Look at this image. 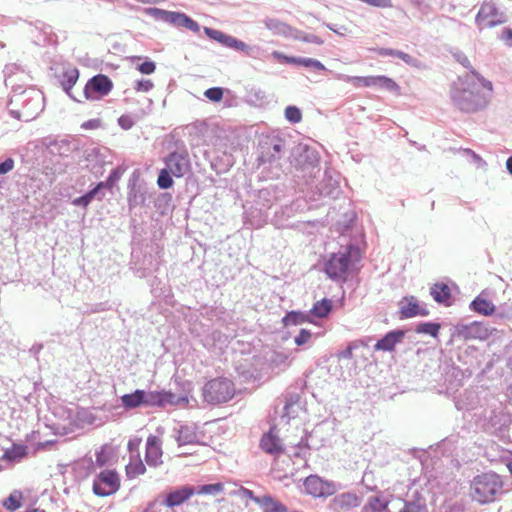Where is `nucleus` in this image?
Returning <instances> with one entry per match:
<instances>
[{
	"mask_svg": "<svg viewBox=\"0 0 512 512\" xmlns=\"http://www.w3.org/2000/svg\"><path fill=\"white\" fill-rule=\"evenodd\" d=\"M472 76L478 83L470 81L467 75L464 78H459L450 86V98L453 105L465 113H475L485 109L493 93L491 81L486 80L476 70H472Z\"/></svg>",
	"mask_w": 512,
	"mask_h": 512,
	"instance_id": "f257e3e1",
	"label": "nucleus"
},
{
	"mask_svg": "<svg viewBox=\"0 0 512 512\" xmlns=\"http://www.w3.org/2000/svg\"><path fill=\"white\" fill-rule=\"evenodd\" d=\"M44 95L34 88H14L7 102L9 114L21 121H31L43 110Z\"/></svg>",
	"mask_w": 512,
	"mask_h": 512,
	"instance_id": "f03ea898",
	"label": "nucleus"
},
{
	"mask_svg": "<svg viewBox=\"0 0 512 512\" xmlns=\"http://www.w3.org/2000/svg\"><path fill=\"white\" fill-rule=\"evenodd\" d=\"M187 403V396L178 395L166 390L145 391L142 389H136L132 393L121 396V404L126 410H132L139 407L164 408L168 405L177 406Z\"/></svg>",
	"mask_w": 512,
	"mask_h": 512,
	"instance_id": "7ed1b4c3",
	"label": "nucleus"
},
{
	"mask_svg": "<svg viewBox=\"0 0 512 512\" xmlns=\"http://www.w3.org/2000/svg\"><path fill=\"white\" fill-rule=\"evenodd\" d=\"M502 477L495 472H485L473 478L470 484V496L479 504L493 503L504 494Z\"/></svg>",
	"mask_w": 512,
	"mask_h": 512,
	"instance_id": "20e7f679",
	"label": "nucleus"
},
{
	"mask_svg": "<svg viewBox=\"0 0 512 512\" xmlns=\"http://www.w3.org/2000/svg\"><path fill=\"white\" fill-rule=\"evenodd\" d=\"M361 250L357 245L350 244L337 253H332L324 264L327 276L335 281H346L349 268L361 260Z\"/></svg>",
	"mask_w": 512,
	"mask_h": 512,
	"instance_id": "39448f33",
	"label": "nucleus"
},
{
	"mask_svg": "<svg viewBox=\"0 0 512 512\" xmlns=\"http://www.w3.org/2000/svg\"><path fill=\"white\" fill-rule=\"evenodd\" d=\"M285 140L278 136H265L259 142L258 161L260 165L268 164L273 177H279L282 172L280 161L284 155Z\"/></svg>",
	"mask_w": 512,
	"mask_h": 512,
	"instance_id": "423d86ee",
	"label": "nucleus"
},
{
	"mask_svg": "<svg viewBox=\"0 0 512 512\" xmlns=\"http://www.w3.org/2000/svg\"><path fill=\"white\" fill-rule=\"evenodd\" d=\"M234 395V383L228 378H214L208 381L203 387L204 401L212 405L226 403L230 401Z\"/></svg>",
	"mask_w": 512,
	"mask_h": 512,
	"instance_id": "0eeeda50",
	"label": "nucleus"
},
{
	"mask_svg": "<svg viewBox=\"0 0 512 512\" xmlns=\"http://www.w3.org/2000/svg\"><path fill=\"white\" fill-rule=\"evenodd\" d=\"M320 156L318 151L307 145H298L292 152L291 163L304 175L314 176L319 172Z\"/></svg>",
	"mask_w": 512,
	"mask_h": 512,
	"instance_id": "6e6552de",
	"label": "nucleus"
},
{
	"mask_svg": "<svg viewBox=\"0 0 512 512\" xmlns=\"http://www.w3.org/2000/svg\"><path fill=\"white\" fill-rule=\"evenodd\" d=\"M507 21L504 12L500 11L492 0H485L481 3L478 13L475 16V24L479 31L493 28Z\"/></svg>",
	"mask_w": 512,
	"mask_h": 512,
	"instance_id": "1a4fd4ad",
	"label": "nucleus"
},
{
	"mask_svg": "<svg viewBox=\"0 0 512 512\" xmlns=\"http://www.w3.org/2000/svg\"><path fill=\"white\" fill-rule=\"evenodd\" d=\"M120 488V478L115 470H103L93 480V493L100 497L110 496Z\"/></svg>",
	"mask_w": 512,
	"mask_h": 512,
	"instance_id": "9d476101",
	"label": "nucleus"
},
{
	"mask_svg": "<svg viewBox=\"0 0 512 512\" xmlns=\"http://www.w3.org/2000/svg\"><path fill=\"white\" fill-rule=\"evenodd\" d=\"M493 329L481 321H473L468 324L459 323L454 327L453 337L464 340H486L492 334Z\"/></svg>",
	"mask_w": 512,
	"mask_h": 512,
	"instance_id": "9b49d317",
	"label": "nucleus"
},
{
	"mask_svg": "<svg viewBox=\"0 0 512 512\" xmlns=\"http://www.w3.org/2000/svg\"><path fill=\"white\" fill-rule=\"evenodd\" d=\"M112 89V80L107 75L97 74L87 81L83 93L87 100L95 101L108 95Z\"/></svg>",
	"mask_w": 512,
	"mask_h": 512,
	"instance_id": "f8f14e48",
	"label": "nucleus"
},
{
	"mask_svg": "<svg viewBox=\"0 0 512 512\" xmlns=\"http://www.w3.org/2000/svg\"><path fill=\"white\" fill-rule=\"evenodd\" d=\"M164 162L166 168L177 178L183 177L191 171V162L186 148L169 153Z\"/></svg>",
	"mask_w": 512,
	"mask_h": 512,
	"instance_id": "ddd939ff",
	"label": "nucleus"
},
{
	"mask_svg": "<svg viewBox=\"0 0 512 512\" xmlns=\"http://www.w3.org/2000/svg\"><path fill=\"white\" fill-rule=\"evenodd\" d=\"M204 32L208 38L220 43L224 47L243 52L246 55H250L251 47L245 42L220 30H216L210 27H204Z\"/></svg>",
	"mask_w": 512,
	"mask_h": 512,
	"instance_id": "4468645a",
	"label": "nucleus"
},
{
	"mask_svg": "<svg viewBox=\"0 0 512 512\" xmlns=\"http://www.w3.org/2000/svg\"><path fill=\"white\" fill-rule=\"evenodd\" d=\"M305 491L313 497H327L336 492V484L323 480L318 475H309L304 480Z\"/></svg>",
	"mask_w": 512,
	"mask_h": 512,
	"instance_id": "2eb2a0df",
	"label": "nucleus"
},
{
	"mask_svg": "<svg viewBox=\"0 0 512 512\" xmlns=\"http://www.w3.org/2000/svg\"><path fill=\"white\" fill-rule=\"evenodd\" d=\"M285 186L279 184H270L257 193L256 205L264 210H269L276 202L285 197Z\"/></svg>",
	"mask_w": 512,
	"mask_h": 512,
	"instance_id": "dca6fc26",
	"label": "nucleus"
},
{
	"mask_svg": "<svg viewBox=\"0 0 512 512\" xmlns=\"http://www.w3.org/2000/svg\"><path fill=\"white\" fill-rule=\"evenodd\" d=\"M469 309L475 313L484 316L495 315L497 319H504L509 317L502 308H496V306L489 300L483 297V294H479L469 304Z\"/></svg>",
	"mask_w": 512,
	"mask_h": 512,
	"instance_id": "f3484780",
	"label": "nucleus"
},
{
	"mask_svg": "<svg viewBox=\"0 0 512 512\" xmlns=\"http://www.w3.org/2000/svg\"><path fill=\"white\" fill-rule=\"evenodd\" d=\"M399 318L401 320L413 318L416 316H427L429 310L425 306H420L415 296H405L399 301Z\"/></svg>",
	"mask_w": 512,
	"mask_h": 512,
	"instance_id": "a211bd4d",
	"label": "nucleus"
},
{
	"mask_svg": "<svg viewBox=\"0 0 512 512\" xmlns=\"http://www.w3.org/2000/svg\"><path fill=\"white\" fill-rule=\"evenodd\" d=\"M275 431L276 428L271 427L268 432L264 433L259 446L265 453L278 457L284 453V446Z\"/></svg>",
	"mask_w": 512,
	"mask_h": 512,
	"instance_id": "6ab92c4d",
	"label": "nucleus"
},
{
	"mask_svg": "<svg viewBox=\"0 0 512 512\" xmlns=\"http://www.w3.org/2000/svg\"><path fill=\"white\" fill-rule=\"evenodd\" d=\"M150 194L146 187L137 183H129L127 192V203L130 211L139 207L145 206Z\"/></svg>",
	"mask_w": 512,
	"mask_h": 512,
	"instance_id": "aec40b11",
	"label": "nucleus"
},
{
	"mask_svg": "<svg viewBox=\"0 0 512 512\" xmlns=\"http://www.w3.org/2000/svg\"><path fill=\"white\" fill-rule=\"evenodd\" d=\"M161 440L155 435H149L146 441L145 461L151 467H157L162 464Z\"/></svg>",
	"mask_w": 512,
	"mask_h": 512,
	"instance_id": "412c9836",
	"label": "nucleus"
},
{
	"mask_svg": "<svg viewBox=\"0 0 512 512\" xmlns=\"http://www.w3.org/2000/svg\"><path fill=\"white\" fill-rule=\"evenodd\" d=\"M359 498L355 493L344 492L333 497L329 508L333 512H347L354 507L359 506Z\"/></svg>",
	"mask_w": 512,
	"mask_h": 512,
	"instance_id": "4be33fe9",
	"label": "nucleus"
},
{
	"mask_svg": "<svg viewBox=\"0 0 512 512\" xmlns=\"http://www.w3.org/2000/svg\"><path fill=\"white\" fill-rule=\"evenodd\" d=\"M195 494V488L190 485H184L169 492L163 500V505L168 508L180 506Z\"/></svg>",
	"mask_w": 512,
	"mask_h": 512,
	"instance_id": "5701e85b",
	"label": "nucleus"
},
{
	"mask_svg": "<svg viewBox=\"0 0 512 512\" xmlns=\"http://www.w3.org/2000/svg\"><path fill=\"white\" fill-rule=\"evenodd\" d=\"M405 336V331L402 329H395L386 333L381 339H379L374 349L376 351L391 352L395 349V346L402 342Z\"/></svg>",
	"mask_w": 512,
	"mask_h": 512,
	"instance_id": "b1692460",
	"label": "nucleus"
},
{
	"mask_svg": "<svg viewBox=\"0 0 512 512\" xmlns=\"http://www.w3.org/2000/svg\"><path fill=\"white\" fill-rule=\"evenodd\" d=\"M509 419L502 412L491 411L488 417L486 428L492 434L502 433L508 426Z\"/></svg>",
	"mask_w": 512,
	"mask_h": 512,
	"instance_id": "393cba45",
	"label": "nucleus"
},
{
	"mask_svg": "<svg viewBox=\"0 0 512 512\" xmlns=\"http://www.w3.org/2000/svg\"><path fill=\"white\" fill-rule=\"evenodd\" d=\"M105 197L104 185L97 184L94 188L80 197L75 198L72 204L80 207H87L94 199L101 201Z\"/></svg>",
	"mask_w": 512,
	"mask_h": 512,
	"instance_id": "a878e982",
	"label": "nucleus"
},
{
	"mask_svg": "<svg viewBox=\"0 0 512 512\" xmlns=\"http://www.w3.org/2000/svg\"><path fill=\"white\" fill-rule=\"evenodd\" d=\"M430 295L433 297L434 301L438 304H442L445 306L451 305V290L449 286L445 283L438 282L435 283L430 288Z\"/></svg>",
	"mask_w": 512,
	"mask_h": 512,
	"instance_id": "bb28decb",
	"label": "nucleus"
},
{
	"mask_svg": "<svg viewBox=\"0 0 512 512\" xmlns=\"http://www.w3.org/2000/svg\"><path fill=\"white\" fill-rule=\"evenodd\" d=\"M46 146L50 154L61 157H68L75 150V145L65 139L50 140Z\"/></svg>",
	"mask_w": 512,
	"mask_h": 512,
	"instance_id": "cd10ccee",
	"label": "nucleus"
},
{
	"mask_svg": "<svg viewBox=\"0 0 512 512\" xmlns=\"http://www.w3.org/2000/svg\"><path fill=\"white\" fill-rule=\"evenodd\" d=\"M245 215V224H250L253 228H261L267 223V210H264L261 206L259 208H251Z\"/></svg>",
	"mask_w": 512,
	"mask_h": 512,
	"instance_id": "c85d7f7f",
	"label": "nucleus"
},
{
	"mask_svg": "<svg viewBox=\"0 0 512 512\" xmlns=\"http://www.w3.org/2000/svg\"><path fill=\"white\" fill-rule=\"evenodd\" d=\"M171 25L177 28H186L187 30H190L194 33H198L200 31V25L183 12L174 11Z\"/></svg>",
	"mask_w": 512,
	"mask_h": 512,
	"instance_id": "c756f323",
	"label": "nucleus"
},
{
	"mask_svg": "<svg viewBox=\"0 0 512 512\" xmlns=\"http://www.w3.org/2000/svg\"><path fill=\"white\" fill-rule=\"evenodd\" d=\"M79 78V70L76 67L66 69L63 71L60 79L61 86L66 94L72 98L74 101H77L75 97L71 94V90L73 86L76 84Z\"/></svg>",
	"mask_w": 512,
	"mask_h": 512,
	"instance_id": "7c9ffc66",
	"label": "nucleus"
},
{
	"mask_svg": "<svg viewBox=\"0 0 512 512\" xmlns=\"http://www.w3.org/2000/svg\"><path fill=\"white\" fill-rule=\"evenodd\" d=\"M255 503L263 512H287V507L283 503L268 494L261 496V499H255Z\"/></svg>",
	"mask_w": 512,
	"mask_h": 512,
	"instance_id": "2f4dec72",
	"label": "nucleus"
},
{
	"mask_svg": "<svg viewBox=\"0 0 512 512\" xmlns=\"http://www.w3.org/2000/svg\"><path fill=\"white\" fill-rule=\"evenodd\" d=\"M263 23L267 29L276 35L290 37L293 34V28L277 18H265Z\"/></svg>",
	"mask_w": 512,
	"mask_h": 512,
	"instance_id": "473e14b6",
	"label": "nucleus"
},
{
	"mask_svg": "<svg viewBox=\"0 0 512 512\" xmlns=\"http://www.w3.org/2000/svg\"><path fill=\"white\" fill-rule=\"evenodd\" d=\"M319 190L325 197L337 198L340 194L339 182L326 173Z\"/></svg>",
	"mask_w": 512,
	"mask_h": 512,
	"instance_id": "72a5a7b5",
	"label": "nucleus"
},
{
	"mask_svg": "<svg viewBox=\"0 0 512 512\" xmlns=\"http://www.w3.org/2000/svg\"><path fill=\"white\" fill-rule=\"evenodd\" d=\"M27 449L24 444L14 443L11 448L5 450L1 459L8 462H20L27 456Z\"/></svg>",
	"mask_w": 512,
	"mask_h": 512,
	"instance_id": "f704fd0d",
	"label": "nucleus"
},
{
	"mask_svg": "<svg viewBox=\"0 0 512 512\" xmlns=\"http://www.w3.org/2000/svg\"><path fill=\"white\" fill-rule=\"evenodd\" d=\"M306 322H311L308 312L292 310L287 312L282 318V323L285 327L297 326Z\"/></svg>",
	"mask_w": 512,
	"mask_h": 512,
	"instance_id": "c9c22d12",
	"label": "nucleus"
},
{
	"mask_svg": "<svg viewBox=\"0 0 512 512\" xmlns=\"http://www.w3.org/2000/svg\"><path fill=\"white\" fill-rule=\"evenodd\" d=\"M332 307V300L324 298L320 301L315 302L308 313L310 314V316L312 315L317 318H325L330 314Z\"/></svg>",
	"mask_w": 512,
	"mask_h": 512,
	"instance_id": "e433bc0d",
	"label": "nucleus"
},
{
	"mask_svg": "<svg viewBox=\"0 0 512 512\" xmlns=\"http://www.w3.org/2000/svg\"><path fill=\"white\" fill-rule=\"evenodd\" d=\"M388 501L380 496H371L364 505L363 512H384L387 509Z\"/></svg>",
	"mask_w": 512,
	"mask_h": 512,
	"instance_id": "4c0bfd02",
	"label": "nucleus"
},
{
	"mask_svg": "<svg viewBox=\"0 0 512 512\" xmlns=\"http://www.w3.org/2000/svg\"><path fill=\"white\" fill-rule=\"evenodd\" d=\"M197 440V435L193 429L188 426H181L178 431L176 441L179 446L193 444Z\"/></svg>",
	"mask_w": 512,
	"mask_h": 512,
	"instance_id": "58836bf2",
	"label": "nucleus"
},
{
	"mask_svg": "<svg viewBox=\"0 0 512 512\" xmlns=\"http://www.w3.org/2000/svg\"><path fill=\"white\" fill-rule=\"evenodd\" d=\"M441 326L436 322H420L415 327V332L418 334H427L432 337H437Z\"/></svg>",
	"mask_w": 512,
	"mask_h": 512,
	"instance_id": "ea45409f",
	"label": "nucleus"
},
{
	"mask_svg": "<svg viewBox=\"0 0 512 512\" xmlns=\"http://www.w3.org/2000/svg\"><path fill=\"white\" fill-rule=\"evenodd\" d=\"M146 13L157 21H162L171 24L174 11H167L160 8H148Z\"/></svg>",
	"mask_w": 512,
	"mask_h": 512,
	"instance_id": "a19ab883",
	"label": "nucleus"
},
{
	"mask_svg": "<svg viewBox=\"0 0 512 512\" xmlns=\"http://www.w3.org/2000/svg\"><path fill=\"white\" fill-rule=\"evenodd\" d=\"M296 40H300L306 43H312L316 45H322L324 43L323 39L315 34L305 33L301 30H297L293 28V34L290 36Z\"/></svg>",
	"mask_w": 512,
	"mask_h": 512,
	"instance_id": "79ce46f5",
	"label": "nucleus"
},
{
	"mask_svg": "<svg viewBox=\"0 0 512 512\" xmlns=\"http://www.w3.org/2000/svg\"><path fill=\"white\" fill-rule=\"evenodd\" d=\"M270 362L272 366L281 368L290 365L289 354L283 351H274L271 355Z\"/></svg>",
	"mask_w": 512,
	"mask_h": 512,
	"instance_id": "37998d69",
	"label": "nucleus"
},
{
	"mask_svg": "<svg viewBox=\"0 0 512 512\" xmlns=\"http://www.w3.org/2000/svg\"><path fill=\"white\" fill-rule=\"evenodd\" d=\"M124 169L120 166L114 168L109 176L107 177L106 181L99 182L98 184L104 185V190L106 189H112L113 186L120 180L122 174L124 173Z\"/></svg>",
	"mask_w": 512,
	"mask_h": 512,
	"instance_id": "c03bdc74",
	"label": "nucleus"
},
{
	"mask_svg": "<svg viewBox=\"0 0 512 512\" xmlns=\"http://www.w3.org/2000/svg\"><path fill=\"white\" fill-rule=\"evenodd\" d=\"M399 512H427L426 503L421 499L406 501Z\"/></svg>",
	"mask_w": 512,
	"mask_h": 512,
	"instance_id": "a18cd8bd",
	"label": "nucleus"
},
{
	"mask_svg": "<svg viewBox=\"0 0 512 512\" xmlns=\"http://www.w3.org/2000/svg\"><path fill=\"white\" fill-rule=\"evenodd\" d=\"M172 176H173V174H172V172H170L169 169L164 168V169L160 170L158 179H157V184H158L159 188H161V189L171 188L174 183Z\"/></svg>",
	"mask_w": 512,
	"mask_h": 512,
	"instance_id": "49530a36",
	"label": "nucleus"
},
{
	"mask_svg": "<svg viewBox=\"0 0 512 512\" xmlns=\"http://www.w3.org/2000/svg\"><path fill=\"white\" fill-rule=\"evenodd\" d=\"M284 399H285V404L283 407V409H284L283 417H287L288 419H290L292 417L290 410L296 403H298L299 395L296 393L286 392L284 395Z\"/></svg>",
	"mask_w": 512,
	"mask_h": 512,
	"instance_id": "de8ad7c7",
	"label": "nucleus"
},
{
	"mask_svg": "<svg viewBox=\"0 0 512 512\" xmlns=\"http://www.w3.org/2000/svg\"><path fill=\"white\" fill-rule=\"evenodd\" d=\"M284 115L286 120L292 124L299 123L302 120L301 110L294 105L287 106Z\"/></svg>",
	"mask_w": 512,
	"mask_h": 512,
	"instance_id": "09e8293b",
	"label": "nucleus"
},
{
	"mask_svg": "<svg viewBox=\"0 0 512 512\" xmlns=\"http://www.w3.org/2000/svg\"><path fill=\"white\" fill-rule=\"evenodd\" d=\"M291 209L289 207H285V208H281L280 211H277L274 215V218H273V224L277 227V228H284L286 227V221L287 219L290 217V214L288 212H290Z\"/></svg>",
	"mask_w": 512,
	"mask_h": 512,
	"instance_id": "8fccbe9b",
	"label": "nucleus"
},
{
	"mask_svg": "<svg viewBox=\"0 0 512 512\" xmlns=\"http://www.w3.org/2000/svg\"><path fill=\"white\" fill-rule=\"evenodd\" d=\"M377 87L383 88L390 92H398L400 89L399 85L393 79L384 75H378Z\"/></svg>",
	"mask_w": 512,
	"mask_h": 512,
	"instance_id": "3c124183",
	"label": "nucleus"
},
{
	"mask_svg": "<svg viewBox=\"0 0 512 512\" xmlns=\"http://www.w3.org/2000/svg\"><path fill=\"white\" fill-rule=\"evenodd\" d=\"M361 345H364L362 340L352 341L348 344V346L337 353L338 359H352L353 351L359 348Z\"/></svg>",
	"mask_w": 512,
	"mask_h": 512,
	"instance_id": "603ef678",
	"label": "nucleus"
},
{
	"mask_svg": "<svg viewBox=\"0 0 512 512\" xmlns=\"http://www.w3.org/2000/svg\"><path fill=\"white\" fill-rule=\"evenodd\" d=\"M146 472V467L142 461H138L135 464H128L126 466V475L128 478H134L138 475H142Z\"/></svg>",
	"mask_w": 512,
	"mask_h": 512,
	"instance_id": "864d4df0",
	"label": "nucleus"
},
{
	"mask_svg": "<svg viewBox=\"0 0 512 512\" xmlns=\"http://www.w3.org/2000/svg\"><path fill=\"white\" fill-rule=\"evenodd\" d=\"M356 86L373 87L378 84V76H357L353 78Z\"/></svg>",
	"mask_w": 512,
	"mask_h": 512,
	"instance_id": "5fc2aeb1",
	"label": "nucleus"
},
{
	"mask_svg": "<svg viewBox=\"0 0 512 512\" xmlns=\"http://www.w3.org/2000/svg\"><path fill=\"white\" fill-rule=\"evenodd\" d=\"M273 57L277 59L278 61L285 63V64H294V65H302V58L303 57H294V56H287L282 54L281 52L274 51L272 53Z\"/></svg>",
	"mask_w": 512,
	"mask_h": 512,
	"instance_id": "6e6d98bb",
	"label": "nucleus"
},
{
	"mask_svg": "<svg viewBox=\"0 0 512 512\" xmlns=\"http://www.w3.org/2000/svg\"><path fill=\"white\" fill-rule=\"evenodd\" d=\"M224 94V89L221 87H212L207 89L204 92L205 97H207L212 102H219L222 100Z\"/></svg>",
	"mask_w": 512,
	"mask_h": 512,
	"instance_id": "4d7b16f0",
	"label": "nucleus"
},
{
	"mask_svg": "<svg viewBox=\"0 0 512 512\" xmlns=\"http://www.w3.org/2000/svg\"><path fill=\"white\" fill-rule=\"evenodd\" d=\"M301 66H305L307 68H311L313 70H317V71H326V67L317 59H314V58H302V65Z\"/></svg>",
	"mask_w": 512,
	"mask_h": 512,
	"instance_id": "13d9d810",
	"label": "nucleus"
},
{
	"mask_svg": "<svg viewBox=\"0 0 512 512\" xmlns=\"http://www.w3.org/2000/svg\"><path fill=\"white\" fill-rule=\"evenodd\" d=\"M21 496H15L14 494H10L8 498L5 499L3 505L9 511H15L21 506L20 501Z\"/></svg>",
	"mask_w": 512,
	"mask_h": 512,
	"instance_id": "bf43d9fd",
	"label": "nucleus"
},
{
	"mask_svg": "<svg viewBox=\"0 0 512 512\" xmlns=\"http://www.w3.org/2000/svg\"><path fill=\"white\" fill-rule=\"evenodd\" d=\"M453 57L458 63H460L463 67L468 69L471 74L472 70H475L464 52L458 50L453 53Z\"/></svg>",
	"mask_w": 512,
	"mask_h": 512,
	"instance_id": "052dcab7",
	"label": "nucleus"
},
{
	"mask_svg": "<svg viewBox=\"0 0 512 512\" xmlns=\"http://www.w3.org/2000/svg\"><path fill=\"white\" fill-rule=\"evenodd\" d=\"M397 58L401 59L403 62H405L407 65H409L411 67H416V68L421 67L420 60H418L417 58H415L403 51L399 50Z\"/></svg>",
	"mask_w": 512,
	"mask_h": 512,
	"instance_id": "680f3d73",
	"label": "nucleus"
},
{
	"mask_svg": "<svg viewBox=\"0 0 512 512\" xmlns=\"http://www.w3.org/2000/svg\"><path fill=\"white\" fill-rule=\"evenodd\" d=\"M223 485L221 483L205 484L200 487L198 493L200 494H217L222 492Z\"/></svg>",
	"mask_w": 512,
	"mask_h": 512,
	"instance_id": "e2e57ef3",
	"label": "nucleus"
},
{
	"mask_svg": "<svg viewBox=\"0 0 512 512\" xmlns=\"http://www.w3.org/2000/svg\"><path fill=\"white\" fill-rule=\"evenodd\" d=\"M135 123H136V119L132 115H129V114L121 115L118 118V125L124 130L131 129L135 125Z\"/></svg>",
	"mask_w": 512,
	"mask_h": 512,
	"instance_id": "0e129e2a",
	"label": "nucleus"
},
{
	"mask_svg": "<svg viewBox=\"0 0 512 512\" xmlns=\"http://www.w3.org/2000/svg\"><path fill=\"white\" fill-rule=\"evenodd\" d=\"M312 337V332L308 329H301L299 334L294 338V342L297 346H303L307 344Z\"/></svg>",
	"mask_w": 512,
	"mask_h": 512,
	"instance_id": "69168bd1",
	"label": "nucleus"
},
{
	"mask_svg": "<svg viewBox=\"0 0 512 512\" xmlns=\"http://www.w3.org/2000/svg\"><path fill=\"white\" fill-rule=\"evenodd\" d=\"M153 87H154V84L149 79L137 80L134 83V89L137 92H149L150 90L153 89Z\"/></svg>",
	"mask_w": 512,
	"mask_h": 512,
	"instance_id": "338daca9",
	"label": "nucleus"
},
{
	"mask_svg": "<svg viewBox=\"0 0 512 512\" xmlns=\"http://www.w3.org/2000/svg\"><path fill=\"white\" fill-rule=\"evenodd\" d=\"M137 69L142 73L146 75H150L155 72L156 64L152 60H145L143 63L139 64L137 66Z\"/></svg>",
	"mask_w": 512,
	"mask_h": 512,
	"instance_id": "774afa93",
	"label": "nucleus"
}]
</instances>
